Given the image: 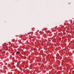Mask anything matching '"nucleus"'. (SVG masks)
Here are the masks:
<instances>
[{"instance_id":"nucleus-1","label":"nucleus","mask_w":74,"mask_h":74,"mask_svg":"<svg viewBox=\"0 0 74 74\" xmlns=\"http://www.w3.org/2000/svg\"><path fill=\"white\" fill-rule=\"evenodd\" d=\"M16 53H17V54H18L19 53V52H18V51H17L16 52Z\"/></svg>"}]
</instances>
